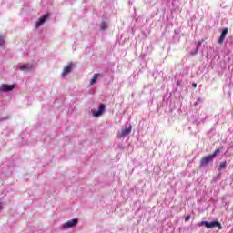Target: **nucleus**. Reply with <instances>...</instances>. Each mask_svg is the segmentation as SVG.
I'll return each instance as SVG.
<instances>
[{
    "label": "nucleus",
    "mask_w": 233,
    "mask_h": 233,
    "mask_svg": "<svg viewBox=\"0 0 233 233\" xmlns=\"http://www.w3.org/2000/svg\"><path fill=\"white\" fill-rule=\"evenodd\" d=\"M227 34H228V28H225L220 35V38L218 39V43L221 44L223 41H225V37H227Z\"/></svg>",
    "instance_id": "1a4fd4ad"
},
{
    "label": "nucleus",
    "mask_w": 233,
    "mask_h": 233,
    "mask_svg": "<svg viewBox=\"0 0 233 233\" xmlns=\"http://www.w3.org/2000/svg\"><path fill=\"white\" fill-rule=\"evenodd\" d=\"M3 208V206L1 205V203H0V209H2Z\"/></svg>",
    "instance_id": "a211bd4d"
},
{
    "label": "nucleus",
    "mask_w": 233,
    "mask_h": 233,
    "mask_svg": "<svg viewBox=\"0 0 233 233\" xmlns=\"http://www.w3.org/2000/svg\"><path fill=\"white\" fill-rule=\"evenodd\" d=\"M99 77H101V74L99 73H96L93 77L90 80V85H96L97 83V79H99Z\"/></svg>",
    "instance_id": "9d476101"
},
{
    "label": "nucleus",
    "mask_w": 233,
    "mask_h": 233,
    "mask_svg": "<svg viewBox=\"0 0 233 233\" xmlns=\"http://www.w3.org/2000/svg\"><path fill=\"white\" fill-rule=\"evenodd\" d=\"M199 103H203V100L201 98H198L196 103H195V106H198L199 105Z\"/></svg>",
    "instance_id": "2eb2a0df"
},
{
    "label": "nucleus",
    "mask_w": 233,
    "mask_h": 233,
    "mask_svg": "<svg viewBox=\"0 0 233 233\" xmlns=\"http://www.w3.org/2000/svg\"><path fill=\"white\" fill-rule=\"evenodd\" d=\"M227 168V161L221 162L218 170H225Z\"/></svg>",
    "instance_id": "f8f14e48"
},
{
    "label": "nucleus",
    "mask_w": 233,
    "mask_h": 233,
    "mask_svg": "<svg viewBox=\"0 0 233 233\" xmlns=\"http://www.w3.org/2000/svg\"><path fill=\"white\" fill-rule=\"evenodd\" d=\"M72 68H73V64L69 63L63 70L62 72V77H66V76H68V74H70V72H72Z\"/></svg>",
    "instance_id": "423d86ee"
},
{
    "label": "nucleus",
    "mask_w": 233,
    "mask_h": 233,
    "mask_svg": "<svg viewBox=\"0 0 233 233\" xmlns=\"http://www.w3.org/2000/svg\"><path fill=\"white\" fill-rule=\"evenodd\" d=\"M48 19V14L44 15L35 24L36 28H39L42 25L45 24V21Z\"/></svg>",
    "instance_id": "6e6552de"
},
{
    "label": "nucleus",
    "mask_w": 233,
    "mask_h": 233,
    "mask_svg": "<svg viewBox=\"0 0 233 233\" xmlns=\"http://www.w3.org/2000/svg\"><path fill=\"white\" fill-rule=\"evenodd\" d=\"M132 132V126H129L126 129H122L121 132H118V137H125V136H128Z\"/></svg>",
    "instance_id": "39448f33"
},
{
    "label": "nucleus",
    "mask_w": 233,
    "mask_h": 233,
    "mask_svg": "<svg viewBox=\"0 0 233 233\" xmlns=\"http://www.w3.org/2000/svg\"><path fill=\"white\" fill-rule=\"evenodd\" d=\"M20 70L25 71V70H30V66L29 65H22L19 66Z\"/></svg>",
    "instance_id": "9b49d317"
},
{
    "label": "nucleus",
    "mask_w": 233,
    "mask_h": 233,
    "mask_svg": "<svg viewBox=\"0 0 233 233\" xmlns=\"http://www.w3.org/2000/svg\"><path fill=\"white\" fill-rule=\"evenodd\" d=\"M194 88H197L198 84H193Z\"/></svg>",
    "instance_id": "f3484780"
},
{
    "label": "nucleus",
    "mask_w": 233,
    "mask_h": 233,
    "mask_svg": "<svg viewBox=\"0 0 233 233\" xmlns=\"http://www.w3.org/2000/svg\"><path fill=\"white\" fill-rule=\"evenodd\" d=\"M106 26H108V24H106V22H102L100 24V30H106Z\"/></svg>",
    "instance_id": "ddd939ff"
},
{
    "label": "nucleus",
    "mask_w": 233,
    "mask_h": 233,
    "mask_svg": "<svg viewBox=\"0 0 233 233\" xmlns=\"http://www.w3.org/2000/svg\"><path fill=\"white\" fill-rule=\"evenodd\" d=\"M5 45V39L0 36V46H3Z\"/></svg>",
    "instance_id": "4468645a"
},
{
    "label": "nucleus",
    "mask_w": 233,
    "mask_h": 233,
    "mask_svg": "<svg viewBox=\"0 0 233 233\" xmlns=\"http://www.w3.org/2000/svg\"><path fill=\"white\" fill-rule=\"evenodd\" d=\"M106 106L105 104H101L98 107L97 111H93L94 117H99V116L103 115V112H105Z\"/></svg>",
    "instance_id": "20e7f679"
},
{
    "label": "nucleus",
    "mask_w": 233,
    "mask_h": 233,
    "mask_svg": "<svg viewBox=\"0 0 233 233\" xmlns=\"http://www.w3.org/2000/svg\"><path fill=\"white\" fill-rule=\"evenodd\" d=\"M199 49V46H197V50H198Z\"/></svg>",
    "instance_id": "6ab92c4d"
},
{
    "label": "nucleus",
    "mask_w": 233,
    "mask_h": 233,
    "mask_svg": "<svg viewBox=\"0 0 233 233\" xmlns=\"http://www.w3.org/2000/svg\"><path fill=\"white\" fill-rule=\"evenodd\" d=\"M185 221H190V216H187V217L185 218Z\"/></svg>",
    "instance_id": "dca6fc26"
},
{
    "label": "nucleus",
    "mask_w": 233,
    "mask_h": 233,
    "mask_svg": "<svg viewBox=\"0 0 233 233\" xmlns=\"http://www.w3.org/2000/svg\"><path fill=\"white\" fill-rule=\"evenodd\" d=\"M201 225H205L206 228H214V227H218L219 230H221V223L218 221H213V222H207V221H202Z\"/></svg>",
    "instance_id": "f03ea898"
},
{
    "label": "nucleus",
    "mask_w": 233,
    "mask_h": 233,
    "mask_svg": "<svg viewBox=\"0 0 233 233\" xmlns=\"http://www.w3.org/2000/svg\"><path fill=\"white\" fill-rule=\"evenodd\" d=\"M219 152H221V148H218L214 151V153L212 155H208V156L203 157L200 161L201 167H205V165H208V163H210V161H212V159L214 157H216V156H218V154H219Z\"/></svg>",
    "instance_id": "f257e3e1"
},
{
    "label": "nucleus",
    "mask_w": 233,
    "mask_h": 233,
    "mask_svg": "<svg viewBox=\"0 0 233 233\" xmlns=\"http://www.w3.org/2000/svg\"><path fill=\"white\" fill-rule=\"evenodd\" d=\"M75 225H77V218L71 219L67 222H66L63 227L64 228H71V227H75Z\"/></svg>",
    "instance_id": "0eeeda50"
},
{
    "label": "nucleus",
    "mask_w": 233,
    "mask_h": 233,
    "mask_svg": "<svg viewBox=\"0 0 233 233\" xmlns=\"http://www.w3.org/2000/svg\"><path fill=\"white\" fill-rule=\"evenodd\" d=\"M14 88H15V85L3 84L0 86V92H11V90H14Z\"/></svg>",
    "instance_id": "7ed1b4c3"
}]
</instances>
